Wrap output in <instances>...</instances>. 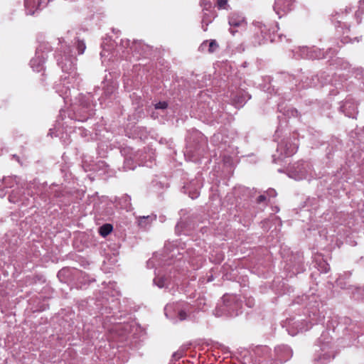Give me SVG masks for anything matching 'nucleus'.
I'll list each match as a JSON object with an SVG mask.
<instances>
[{"label":"nucleus","instance_id":"obj_13","mask_svg":"<svg viewBox=\"0 0 364 364\" xmlns=\"http://www.w3.org/2000/svg\"><path fill=\"white\" fill-rule=\"evenodd\" d=\"M154 282L156 284V285H157L160 288L164 287L165 285L164 278L154 279Z\"/></svg>","mask_w":364,"mask_h":364},{"label":"nucleus","instance_id":"obj_16","mask_svg":"<svg viewBox=\"0 0 364 364\" xmlns=\"http://www.w3.org/2000/svg\"><path fill=\"white\" fill-rule=\"evenodd\" d=\"M228 3V0H218V6L220 9H225Z\"/></svg>","mask_w":364,"mask_h":364},{"label":"nucleus","instance_id":"obj_4","mask_svg":"<svg viewBox=\"0 0 364 364\" xmlns=\"http://www.w3.org/2000/svg\"><path fill=\"white\" fill-rule=\"evenodd\" d=\"M275 353L281 362H286L292 355L291 350L287 346H279L275 348Z\"/></svg>","mask_w":364,"mask_h":364},{"label":"nucleus","instance_id":"obj_3","mask_svg":"<svg viewBox=\"0 0 364 364\" xmlns=\"http://www.w3.org/2000/svg\"><path fill=\"white\" fill-rule=\"evenodd\" d=\"M229 24L230 26V31L234 35L237 31L233 28L245 26L246 23L243 16L237 14H232L229 18Z\"/></svg>","mask_w":364,"mask_h":364},{"label":"nucleus","instance_id":"obj_10","mask_svg":"<svg viewBox=\"0 0 364 364\" xmlns=\"http://www.w3.org/2000/svg\"><path fill=\"white\" fill-rule=\"evenodd\" d=\"M297 150V147L295 145L289 144V146H287L284 154L282 153L281 155L285 156H289L293 155Z\"/></svg>","mask_w":364,"mask_h":364},{"label":"nucleus","instance_id":"obj_1","mask_svg":"<svg viewBox=\"0 0 364 364\" xmlns=\"http://www.w3.org/2000/svg\"><path fill=\"white\" fill-rule=\"evenodd\" d=\"M311 171V166L308 163L298 162L289 169L288 174L289 177L295 180H302L307 178Z\"/></svg>","mask_w":364,"mask_h":364},{"label":"nucleus","instance_id":"obj_7","mask_svg":"<svg viewBox=\"0 0 364 364\" xmlns=\"http://www.w3.org/2000/svg\"><path fill=\"white\" fill-rule=\"evenodd\" d=\"M156 216L154 215H147V216H141L138 219L139 225L143 228H145L148 224L155 220Z\"/></svg>","mask_w":364,"mask_h":364},{"label":"nucleus","instance_id":"obj_6","mask_svg":"<svg viewBox=\"0 0 364 364\" xmlns=\"http://www.w3.org/2000/svg\"><path fill=\"white\" fill-rule=\"evenodd\" d=\"M58 64L60 65L63 71L66 73H71L75 69V65L70 60H68L65 63L62 60L61 61H58Z\"/></svg>","mask_w":364,"mask_h":364},{"label":"nucleus","instance_id":"obj_22","mask_svg":"<svg viewBox=\"0 0 364 364\" xmlns=\"http://www.w3.org/2000/svg\"><path fill=\"white\" fill-rule=\"evenodd\" d=\"M268 195L269 196H272V197H274L276 196V192L274 190H269L268 192H267Z\"/></svg>","mask_w":364,"mask_h":364},{"label":"nucleus","instance_id":"obj_28","mask_svg":"<svg viewBox=\"0 0 364 364\" xmlns=\"http://www.w3.org/2000/svg\"><path fill=\"white\" fill-rule=\"evenodd\" d=\"M303 329H304V328L301 327V328H299V330L298 331H303Z\"/></svg>","mask_w":364,"mask_h":364},{"label":"nucleus","instance_id":"obj_25","mask_svg":"<svg viewBox=\"0 0 364 364\" xmlns=\"http://www.w3.org/2000/svg\"><path fill=\"white\" fill-rule=\"evenodd\" d=\"M9 200L11 202H15L16 201V200H13V196L12 195L9 196Z\"/></svg>","mask_w":364,"mask_h":364},{"label":"nucleus","instance_id":"obj_5","mask_svg":"<svg viewBox=\"0 0 364 364\" xmlns=\"http://www.w3.org/2000/svg\"><path fill=\"white\" fill-rule=\"evenodd\" d=\"M40 6V3L38 2V0H25V8L27 14L33 15L35 13V11L33 10L34 8H38Z\"/></svg>","mask_w":364,"mask_h":364},{"label":"nucleus","instance_id":"obj_17","mask_svg":"<svg viewBox=\"0 0 364 364\" xmlns=\"http://www.w3.org/2000/svg\"><path fill=\"white\" fill-rule=\"evenodd\" d=\"M259 28L261 30V33H264V35H267V29L266 25L262 24V23H259Z\"/></svg>","mask_w":364,"mask_h":364},{"label":"nucleus","instance_id":"obj_26","mask_svg":"<svg viewBox=\"0 0 364 364\" xmlns=\"http://www.w3.org/2000/svg\"><path fill=\"white\" fill-rule=\"evenodd\" d=\"M169 306H166L165 308V311L167 312ZM166 315H167V313H166Z\"/></svg>","mask_w":364,"mask_h":364},{"label":"nucleus","instance_id":"obj_29","mask_svg":"<svg viewBox=\"0 0 364 364\" xmlns=\"http://www.w3.org/2000/svg\"><path fill=\"white\" fill-rule=\"evenodd\" d=\"M0 196H4V193L3 192H0Z\"/></svg>","mask_w":364,"mask_h":364},{"label":"nucleus","instance_id":"obj_18","mask_svg":"<svg viewBox=\"0 0 364 364\" xmlns=\"http://www.w3.org/2000/svg\"><path fill=\"white\" fill-rule=\"evenodd\" d=\"M178 317L181 321L185 320L187 317L186 313L184 311H181L178 313Z\"/></svg>","mask_w":364,"mask_h":364},{"label":"nucleus","instance_id":"obj_24","mask_svg":"<svg viewBox=\"0 0 364 364\" xmlns=\"http://www.w3.org/2000/svg\"><path fill=\"white\" fill-rule=\"evenodd\" d=\"M283 149V144H280V145H279L277 150L279 151V149Z\"/></svg>","mask_w":364,"mask_h":364},{"label":"nucleus","instance_id":"obj_23","mask_svg":"<svg viewBox=\"0 0 364 364\" xmlns=\"http://www.w3.org/2000/svg\"><path fill=\"white\" fill-rule=\"evenodd\" d=\"M207 43H208L207 41L203 42V43H202V45L200 46V48H201L202 49H203L204 46H206Z\"/></svg>","mask_w":364,"mask_h":364},{"label":"nucleus","instance_id":"obj_27","mask_svg":"<svg viewBox=\"0 0 364 364\" xmlns=\"http://www.w3.org/2000/svg\"><path fill=\"white\" fill-rule=\"evenodd\" d=\"M289 334H291V336H294V335H295V334H296V333H291V332L289 331Z\"/></svg>","mask_w":364,"mask_h":364},{"label":"nucleus","instance_id":"obj_11","mask_svg":"<svg viewBox=\"0 0 364 364\" xmlns=\"http://www.w3.org/2000/svg\"><path fill=\"white\" fill-rule=\"evenodd\" d=\"M77 48L79 54H82L86 48L85 43L82 41H77Z\"/></svg>","mask_w":364,"mask_h":364},{"label":"nucleus","instance_id":"obj_12","mask_svg":"<svg viewBox=\"0 0 364 364\" xmlns=\"http://www.w3.org/2000/svg\"><path fill=\"white\" fill-rule=\"evenodd\" d=\"M208 46H209L208 52L213 53L218 48V44L217 43V42L215 40H213L209 43Z\"/></svg>","mask_w":364,"mask_h":364},{"label":"nucleus","instance_id":"obj_20","mask_svg":"<svg viewBox=\"0 0 364 364\" xmlns=\"http://www.w3.org/2000/svg\"><path fill=\"white\" fill-rule=\"evenodd\" d=\"M329 360H330V355H328L326 357L325 356L323 358V359L319 358V363L320 364H325L327 362H328Z\"/></svg>","mask_w":364,"mask_h":364},{"label":"nucleus","instance_id":"obj_19","mask_svg":"<svg viewBox=\"0 0 364 364\" xmlns=\"http://www.w3.org/2000/svg\"><path fill=\"white\" fill-rule=\"evenodd\" d=\"M210 21H211L209 20L208 22H206L205 17H203V21H202V27L205 31L207 30V26H208V23Z\"/></svg>","mask_w":364,"mask_h":364},{"label":"nucleus","instance_id":"obj_15","mask_svg":"<svg viewBox=\"0 0 364 364\" xmlns=\"http://www.w3.org/2000/svg\"><path fill=\"white\" fill-rule=\"evenodd\" d=\"M183 356V351L182 350H179L176 352H175L173 354V357L174 359L176 360H178V359H180L181 358H182Z\"/></svg>","mask_w":364,"mask_h":364},{"label":"nucleus","instance_id":"obj_9","mask_svg":"<svg viewBox=\"0 0 364 364\" xmlns=\"http://www.w3.org/2000/svg\"><path fill=\"white\" fill-rule=\"evenodd\" d=\"M112 230V226L110 224H105L99 229V232L102 237L107 236Z\"/></svg>","mask_w":364,"mask_h":364},{"label":"nucleus","instance_id":"obj_21","mask_svg":"<svg viewBox=\"0 0 364 364\" xmlns=\"http://www.w3.org/2000/svg\"><path fill=\"white\" fill-rule=\"evenodd\" d=\"M266 200V196L264 195H261L257 198V202L262 203Z\"/></svg>","mask_w":364,"mask_h":364},{"label":"nucleus","instance_id":"obj_8","mask_svg":"<svg viewBox=\"0 0 364 364\" xmlns=\"http://www.w3.org/2000/svg\"><path fill=\"white\" fill-rule=\"evenodd\" d=\"M31 66L34 71L40 72L43 68V61L38 58H33L31 60Z\"/></svg>","mask_w":364,"mask_h":364},{"label":"nucleus","instance_id":"obj_2","mask_svg":"<svg viewBox=\"0 0 364 364\" xmlns=\"http://www.w3.org/2000/svg\"><path fill=\"white\" fill-rule=\"evenodd\" d=\"M294 1V0L275 1L274 10L279 18L291 10Z\"/></svg>","mask_w":364,"mask_h":364},{"label":"nucleus","instance_id":"obj_14","mask_svg":"<svg viewBox=\"0 0 364 364\" xmlns=\"http://www.w3.org/2000/svg\"><path fill=\"white\" fill-rule=\"evenodd\" d=\"M168 104L166 102H159L155 105L156 109H164L167 107Z\"/></svg>","mask_w":364,"mask_h":364}]
</instances>
